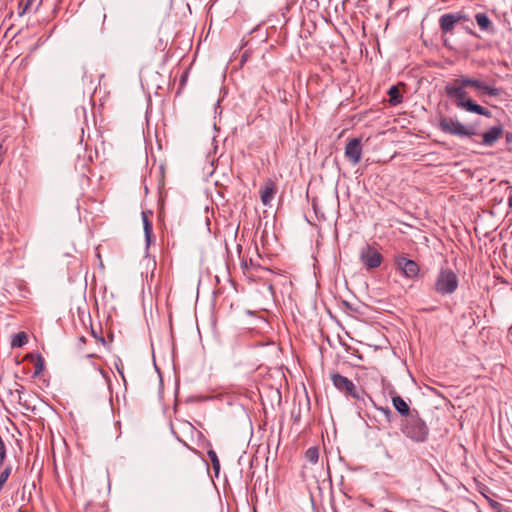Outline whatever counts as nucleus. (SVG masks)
Here are the masks:
<instances>
[{
  "label": "nucleus",
  "instance_id": "nucleus-23",
  "mask_svg": "<svg viewBox=\"0 0 512 512\" xmlns=\"http://www.w3.org/2000/svg\"><path fill=\"white\" fill-rule=\"evenodd\" d=\"M0 455H7L6 445L1 436H0Z\"/></svg>",
  "mask_w": 512,
  "mask_h": 512
},
{
  "label": "nucleus",
  "instance_id": "nucleus-17",
  "mask_svg": "<svg viewBox=\"0 0 512 512\" xmlns=\"http://www.w3.org/2000/svg\"><path fill=\"white\" fill-rule=\"evenodd\" d=\"M35 0H21L18 4V15L23 16L26 12H28L34 3Z\"/></svg>",
  "mask_w": 512,
  "mask_h": 512
},
{
  "label": "nucleus",
  "instance_id": "nucleus-5",
  "mask_svg": "<svg viewBox=\"0 0 512 512\" xmlns=\"http://www.w3.org/2000/svg\"><path fill=\"white\" fill-rule=\"evenodd\" d=\"M330 378L334 387L338 391L344 393L346 396L352 397L353 399H361V394L363 391L357 389L355 384L350 379L339 373H332Z\"/></svg>",
  "mask_w": 512,
  "mask_h": 512
},
{
  "label": "nucleus",
  "instance_id": "nucleus-35",
  "mask_svg": "<svg viewBox=\"0 0 512 512\" xmlns=\"http://www.w3.org/2000/svg\"><path fill=\"white\" fill-rule=\"evenodd\" d=\"M18 512H25V511H23L22 508H19Z\"/></svg>",
  "mask_w": 512,
  "mask_h": 512
},
{
  "label": "nucleus",
  "instance_id": "nucleus-21",
  "mask_svg": "<svg viewBox=\"0 0 512 512\" xmlns=\"http://www.w3.org/2000/svg\"><path fill=\"white\" fill-rule=\"evenodd\" d=\"M377 409L384 414L387 421H389V422L392 421L393 413L389 407H379Z\"/></svg>",
  "mask_w": 512,
  "mask_h": 512
},
{
  "label": "nucleus",
  "instance_id": "nucleus-1",
  "mask_svg": "<svg viewBox=\"0 0 512 512\" xmlns=\"http://www.w3.org/2000/svg\"><path fill=\"white\" fill-rule=\"evenodd\" d=\"M468 87L475 88L480 96L488 95L491 97H497L500 95L501 90L497 87L488 85L482 80L470 78L465 75H460L459 77L449 81L444 87L447 97L457 108L490 118L492 115L490 110L475 103L468 97L466 91Z\"/></svg>",
  "mask_w": 512,
  "mask_h": 512
},
{
  "label": "nucleus",
  "instance_id": "nucleus-2",
  "mask_svg": "<svg viewBox=\"0 0 512 512\" xmlns=\"http://www.w3.org/2000/svg\"><path fill=\"white\" fill-rule=\"evenodd\" d=\"M400 431L414 443H425L430 434L427 423L420 417L417 410H414L412 416L401 419Z\"/></svg>",
  "mask_w": 512,
  "mask_h": 512
},
{
  "label": "nucleus",
  "instance_id": "nucleus-25",
  "mask_svg": "<svg viewBox=\"0 0 512 512\" xmlns=\"http://www.w3.org/2000/svg\"><path fill=\"white\" fill-rule=\"evenodd\" d=\"M143 229H144V234H153L152 223L143 226Z\"/></svg>",
  "mask_w": 512,
  "mask_h": 512
},
{
  "label": "nucleus",
  "instance_id": "nucleus-11",
  "mask_svg": "<svg viewBox=\"0 0 512 512\" xmlns=\"http://www.w3.org/2000/svg\"><path fill=\"white\" fill-rule=\"evenodd\" d=\"M276 192V183L272 179H267L263 188L260 190V198L263 205L270 206Z\"/></svg>",
  "mask_w": 512,
  "mask_h": 512
},
{
  "label": "nucleus",
  "instance_id": "nucleus-19",
  "mask_svg": "<svg viewBox=\"0 0 512 512\" xmlns=\"http://www.w3.org/2000/svg\"><path fill=\"white\" fill-rule=\"evenodd\" d=\"M12 471L11 465H7L1 472H0V489L2 490L3 486L7 482L10 474Z\"/></svg>",
  "mask_w": 512,
  "mask_h": 512
},
{
  "label": "nucleus",
  "instance_id": "nucleus-30",
  "mask_svg": "<svg viewBox=\"0 0 512 512\" xmlns=\"http://www.w3.org/2000/svg\"><path fill=\"white\" fill-rule=\"evenodd\" d=\"M117 371H118V373L121 375L122 379L125 381V377H124L123 370H122V369H120V368L117 366Z\"/></svg>",
  "mask_w": 512,
  "mask_h": 512
},
{
  "label": "nucleus",
  "instance_id": "nucleus-9",
  "mask_svg": "<svg viewBox=\"0 0 512 512\" xmlns=\"http://www.w3.org/2000/svg\"><path fill=\"white\" fill-rule=\"evenodd\" d=\"M362 155V144L359 138L350 139L345 146V156L352 164L359 163Z\"/></svg>",
  "mask_w": 512,
  "mask_h": 512
},
{
  "label": "nucleus",
  "instance_id": "nucleus-10",
  "mask_svg": "<svg viewBox=\"0 0 512 512\" xmlns=\"http://www.w3.org/2000/svg\"><path fill=\"white\" fill-rule=\"evenodd\" d=\"M502 125H495L490 127L482 134V144L487 147H492L498 139L503 135Z\"/></svg>",
  "mask_w": 512,
  "mask_h": 512
},
{
  "label": "nucleus",
  "instance_id": "nucleus-29",
  "mask_svg": "<svg viewBox=\"0 0 512 512\" xmlns=\"http://www.w3.org/2000/svg\"><path fill=\"white\" fill-rule=\"evenodd\" d=\"M6 457H7V455H0V466L1 467L4 465Z\"/></svg>",
  "mask_w": 512,
  "mask_h": 512
},
{
  "label": "nucleus",
  "instance_id": "nucleus-18",
  "mask_svg": "<svg viewBox=\"0 0 512 512\" xmlns=\"http://www.w3.org/2000/svg\"><path fill=\"white\" fill-rule=\"evenodd\" d=\"M207 455L212 463L213 469L215 470L216 474H218L220 470V461L216 452L213 449H210L207 451Z\"/></svg>",
  "mask_w": 512,
  "mask_h": 512
},
{
  "label": "nucleus",
  "instance_id": "nucleus-26",
  "mask_svg": "<svg viewBox=\"0 0 512 512\" xmlns=\"http://www.w3.org/2000/svg\"><path fill=\"white\" fill-rule=\"evenodd\" d=\"M142 221H143V226L147 225V224H150L152 223L150 220H149V217L147 215L146 212H142Z\"/></svg>",
  "mask_w": 512,
  "mask_h": 512
},
{
  "label": "nucleus",
  "instance_id": "nucleus-7",
  "mask_svg": "<svg viewBox=\"0 0 512 512\" xmlns=\"http://www.w3.org/2000/svg\"><path fill=\"white\" fill-rule=\"evenodd\" d=\"M464 21H469V17L464 13H446L440 16L439 26L443 34H452L455 25Z\"/></svg>",
  "mask_w": 512,
  "mask_h": 512
},
{
  "label": "nucleus",
  "instance_id": "nucleus-15",
  "mask_svg": "<svg viewBox=\"0 0 512 512\" xmlns=\"http://www.w3.org/2000/svg\"><path fill=\"white\" fill-rule=\"evenodd\" d=\"M28 342V336L25 332H18L13 335L11 340L12 348H20Z\"/></svg>",
  "mask_w": 512,
  "mask_h": 512
},
{
  "label": "nucleus",
  "instance_id": "nucleus-34",
  "mask_svg": "<svg viewBox=\"0 0 512 512\" xmlns=\"http://www.w3.org/2000/svg\"><path fill=\"white\" fill-rule=\"evenodd\" d=\"M92 333H93V336H94L95 338H98V333H95L93 330H92Z\"/></svg>",
  "mask_w": 512,
  "mask_h": 512
},
{
  "label": "nucleus",
  "instance_id": "nucleus-20",
  "mask_svg": "<svg viewBox=\"0 0 512 512\" xmlns=\"http://www.w3.org/2000/svg\"><path fill=\"white\" fill-rule=\"evenodd\" d=\"M43 369H44V359L41 355H38L37 360L34 364L33 377L39 376V374L43 371Z\"/></svg>",
  "mask_w": 512,
  "mask_h": 512
},
{
  "label": "nucleus",
  "instance_id": "nucleus-24",
  "mask_svg": "<svg viewBox=\"0 0 512 512\" xmlns=\"http://www.w3.org/2000/svg\"><path fill=\"white\" fill-rule=\"evenodd\" d=\"M393 0H377L378 4L383 7L391 8Z\"/></svg>",
  "mask_w": 512,
  "mask_h": 512
},
{
  "label": "nucleus",
  "instance_id": "nucleus-3",
  "mask_svg": "<svg viewBox=\"0 0 512 512\" xmlns=\"http://www.w3.org/2000/svg\"><path fill=\"white\" fill-rule=\"evenodd\" d=\"M438 128L446 134L459 138H471L477 135L476 128L471 125H464L458 119L444 116L439 119Z\"/></svg>",
  "mask_w": 512,
  "mask_h": 512
},
{
  "label": "nucleus",
  "instance_id": "nucleus-27",
  "mask_svg": "<svg viewBox=\"0 0 512 512\" xmlns=\"http://www.w3.org/2000/svg\"><path fill=\"white\" fill-rule=\"evenodd\" d=\"M144 235H145L146 247L148 248L152 242L153 234H144Z\"/></svg>",
  "mask_w": 512,
  "mask_h": 512
},
{
  "label": "nucleus",
  "instance_id": "nucleus-14",
  "mask_svg": "<svg viewBox=\"0 0 512 512\" xmlns=\"http://www.w3.org/2000/svg\"><path fill=\"white\" fill-rule=\"evenodd\" d=\"M388 95L390 97L389 103L393 106H396V105L402 103V101H403V97L400 93V90L395 85H393L389 88Z\"/></svg>",
  "mask_w": 512,
  "mask_h": 512
},
{
  "label": "nucleus",
  "instance_id": "nucleus-32",
  "mask_svg": "<svg viewBox=\"0 0 512 512\" xmlns=\"http://www.w3.org/2000/svg\"><path fill=\"white\" fill-rule=\"evenodd\" d=\"M97 339H98L99 341H101L102 343H104V342H105V340H104V338H103V337L98 336V338H97Z\"/></svg>",
  "mask_w": 512,
  "mask_h": 512
},
{
  "label": "nucleus",
  "instance_id": "nucleus-8",
  "mask_svg": "<svg viewBox=\"0 0 512 512\" xmlns=\"http://www.w3.org/2000/svg\"><path fill=\"white\" fill-rule=\"evenodd\" d=\"M395 264L407 278L414 279L419 274L420 268L417 262L403 255L396 257Z\"/></svg>",
  "mask_w": 512,
  "mask_h": 512
},
{
  "label": "nucleus",
  "instance_id": "nucleus-33",
  "mask_svg": "<svg viewBox=\"0 0 512 512\" xmlns=\"http://www.w3.org/2000/svg\"><path fill=\"white\" fill-rule=\"evenodd\" d=\"M220 107V100L217 101L216 105H215V108H219Z\"/></svg>",
  "mask_w": 512,
  "mask_h": 512
},
{
  "label": "nucleus",
  "instance_id": "nucleus-6",
  "mask_svg": "<svg viewBox=\"0 0 512 512\" xmlns=\"http://www.w3.org/2000/svg\"><path fill=\"white\" fill-rule=\"evenodd\" d=\"M359 259L366 270H373L381 265L383 256L376 248L367 244L361 248Z\"/></svg>",
  "mask_w": 512,
  "mask_h": 512
},
{
  "label": "nucleus",
  "instance_id": "nucleus-16",
  "mask_svg": "<svg viewBox=\"0 0 512 512\" xmlns=\"http://www.w3.org/2000/svg\"><path fill=\"white\" fill-rule=\"evenodd\" d=\"M305 458L311 464H316L319 459V449L316 446L309 447L305 452Z\"/></svg>",
  "mask_w": 512,
  "mask_h": 512
},
{
  "label": "nucleus",
  "instance_id": "nucleus-31",
  "mask_svg": "<svg viewBox=\"0 0 512 512\" xmlns=\"http://www.w3.org/2000/svg\"><path fill=\"white\" fill-rule=\"evenodd\" d=\"M508 206L512 207V196L508 198Z\"/></svg>",
  "mask_w": 512,
  "mask_h": 512
},
{
  "label": "nucleus",
  "instance_id": "nucleus-28",
  "mask_svg": "<svg viewBox=\"0 0 512 512\" xmlns=\"http://www.w3.org/2000/svg\"><path fill=\"white\" fill-rule=\"evenodd\" d=\"M464 30H465L468 34H470V35H472V36H474V37H478V35H477L473 30H472V28H471L470 26H465V27H464Z\"/></svg>",
  "mask_w": 512,
  "mask_h": 512
},
{
  "label": "nucleus",
  "instance_id": "nucleus-22",
  "mask_svg": "<svg viewBox=\"0 0 512 512\" xmlns=\"http://www.w3.org/2000/svg\"><path fill=\"white\" fill-rule=\"evenodd\" d=\"M506 149L512 152V132L505 133Z\"/></svg>",
  "mask_w": 512,
  "mask_h": 512
},
{
  "label": "nucleus",
  "instance_id": "nucleus-12",
  "mask_svg": "<svg viewBox=\"0 0 512 512\" xmlns=\"http://www.w3.org/2000/svg\"><path fill=\"white\" fill-rule=\"evenodd\" d=\"M392 404L402 418H408L414 413L415 409H411L408 403L399 395L392 396Z\"/></svg>",
  "mask_w": 512,
  "mask_h": 512
},
{
  "label": "nucleus",
  "instance_id": "nucleus-4",
  "mask_svg": "<svg viewBox=\"0 0 512 512\" xmlns=\"http://www.w3.org/2000/svg\"><path fill=\"white\" fill-rule=\"evenodd\" d=\"M459 285L457 274L450 268H440L434 283V290L441 296L453 294Z\"/></svg>",
  "mask_w": 512,
  "mask_h": 512
},
{
  "label": "nucleus",
  "instance_id": "nucleus-13",
  "mask_svg": "<svg viewBox=\"0 0 512 512\" xmlns=\"http://www.w3.org/2000/svg\"><path fill=\"white\" fill-rule=\"evenodd\" d=\"M475 21L481 31L486 32L488 34L495 33V27L486 13H477L475 15Z\"/></svg>",
  "mask_w": 512,
  "mask_h": 512
}]
</instances>
